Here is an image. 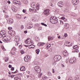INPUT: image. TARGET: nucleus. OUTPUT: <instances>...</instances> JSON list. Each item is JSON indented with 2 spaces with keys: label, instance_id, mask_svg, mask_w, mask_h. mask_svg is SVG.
<instances>
[{
  "label": "nucleus",
  "instance_id": "39448f33",
  "mask_svg": "<svg viewBox=\"0 0 80 80\" xmlns=\"http://www.w3.org/2000/svg\"><path fill=\"white\" fill-rule=\"evenodd\" d=\"M78 0H72V2L73 5H76L78 3Z\"/></svg>",
  "mask_w": 80,
  "mask_h": 80
},
{
  "label": "nucleus",
  "instance_id": "6ab92c4d",
  "mask_svg": "<svg viewBox=\"0 0 80 80\" xmlns=\"http://www.w3.org/2000/svg\"><path fill=\"white\" fill-rule=\"evenodd\" d=\"M73 49L75 50H78V46L77 45H75L73 47Z\"/></svg>",
  "mask_w": 80,
  "mask_h": 80
},
{
  "label": "nucleus",
  "instance_id": "69168bd1",
  "mask_svg": "<svg viewBox=\"0 0 80 80\" xmlns=\"http://www.w3.org/2000/svg\"><path fill=\"white\" fill-rule=\"evenodd\" d=\"M61 65H62V67H65V66L63 65V64H62Z\"/></svg>",
  "mask_w": 80,
  "mask_h": 80
},
{
  "label": "nucleus",
  "instance_id": "9b49d317",
  "mask_svg": "<svg viewBox=\"0 0 80 80\" xmlns=\"http://www.w3.org/2000/svg\"><path fill=\"white\" fill-rule=\"evenodd\" d=\"M63 54L64 56L65 57H67L68 55V53L66 51H64L63 52Z\"/></svg>",
  "mask_w": 80,
  "mask_h": 80
},
{
  "label": "nucleus",
  "instance_id": "f03ea898",
  "mask_svg": "<svg viewBox=\"0 0 80 80\" xmlns=\"http://www.w3.org/2000/svg\"><path fill=\"white\" fill-rule=\"evenodd\" d=\"M34 69L37 73H40L41 72V69L38 66H35Z\"/></svg>",
  "mask_w": 80,
  "mask_h": 80
},
{
  "label": "nucleus",
  "instance_id": "5fc2aeb1",
  "mask_svg": "<svg viewBox=\"0 0 80 80\" xmlns=\"http://www.w3.org/2000/svg\"><path fill=\"white\" fill-rule=\"evenodd\" d=\"M8 58L7 59H5V62H8Z\"/></svg>",
  "mask_w": 80,
  "mask_h": 80
},
{
  "label": "nucleus",
  "instance_id": "0e129e2a",
  "mask_svg": "<svg viewBox=\"0 0 80 80\" xmlns=\"http://www.w3.org/2000/svg\"><path fill=\"white\" fill-rule=\"evenodd\" d=\"M58 38H59V39H60V38H61L60 36H58Z\"/></svg>",
  "mask_w": 80,
  "mask_h": 80
},
{
  "label": "nucleus",
  "instance_id": "774afa93",
  "mask_svg": "<svg viewBox=\"0 0 80 80\" xmlns=\"http://www.w3.org/2000/svg\"><path fill=\"white\" fill-rule=\"evenodd\" d=\"M44 78H45V79H47V78L46 76H44Z\"/></svg>",
  "mask_w": 80,
  "mask_h": 80
},
{
  "label": "nucleus",
  "instance_id": "0eeeda50",
  "mask_svg": "<svg viewBox=\"0 0 80 80\" xmlns=\"http://www.w3.org/2000/svg\"><path fill=\"white\" fill-rule=\"evenodd\" d=\"M49 12H50V10L46 9L44 11V13L46 15H48L50 13Z\"/></svg>",
  "mask_w": 80,
  "mask_h": 80
},
{
  "label": "nucleus",
  "instance_id": "58836bf2",
  "mask_svg": "<svg viewBox=\"0 0 80 80\" xmlns=\"http://www.w3.org/2000/svg\"><path fill=\"white\" fill-rule=\"evenodd\" d=\"M68 80H73L72 79V78L71 77H69V79H68Z\"/></svg>",
  "mask_w": 80,
  "mask_h": 80
},
{
  "label": "nucleus",
  "instance_id": "bb28decb",
  "mask_svg": "<svg viewBox=\"0 0 80 80\" xmlns=\"http://www.w3.org/2000/svg\"><path fill=\"white\" fill-rule=\"evenodd\" d=\"M16 5H19V6L20 5V2L18 1H17V2L16 3Z\"/></svg>",
  "mask_w": 80,
  "mask_h": 80
},
{
  "label": "nucleus",
  "instance_id": "f704fd0d",
  "mask_svg": "<svg viewBox=\"0 0 80 80\" xmlns=\"http://www.w3.org/2000/svg\"><path fill=\"white\" fill-rule=\"evenodd\" d=\"M32 10V9L30 8L29 9V12H31V13H33V11Z\"/></svg>",
  "mask_w": 80,
  "mask_h": 80
},
{
  "label": "nucleus",
  "instance_id": "864d4df0",
  "mask_svg": "<svg viewBox=\"0 0 80 80\" xmlns=\"http://www.w3.org/2000/svg\"><path fill=\"white\" fill-rule=\"evenodd\" d=\"M3 37V36L2 34H1L0 33V38H2V37Z\"/></svg>",
  "mask_w": 80,
  "mask_h": 80
},
{
  "label": "nucleus",
  "instance_id": "7ed1b4c3",
  "mask_svg": "<svg viewBox=\"0 0 80 80\" xmlns=\"http://www.w3.org/2000/svg\"><path fill=\"white\" fill-rule=\"evenodd\" d=\"M62 57L60 55H58L55 56L54 58V59L55 62H57V61H59L60 60Z\"/></svg>",
  "mask_w": 80,
  "mask_h": 80
},
{
  "label": "nucleus",
  "instance_id": "052dcab7",
  "mask_svg": "<svg viewBox=\"0 0 80 80\" xmlns=\"http://www.w3.org/2000/svg\"><path fill=\"white\" fill-rule=\"evenodd\" d=\"M24 33H27V31H24Z\"/></svg>",
  "mask_w": 80,
  "mask_h": 80
},
{
  "label": "nucleus",
  "instance_id": "4d7b16f0",
  "mask_svg": "<svg viewBox=\"0 0 80 80\" xmlns=\"http://www.w3.org/2000/svg\"><path fill=\"white\" fill-rule=\"evenodd\" d=\"M22 12H23V13H25V9H23Z\"/></svg>",
  "mask_w": 80,
  "mask_h": 80
},
{
  "label": "nucleus",
  "instance_id": "09e8293b",
  "mask_svg": "<svg viewBox=\"0 0 80 80\" xmlns=\"http://www.w3.org/2000/svg\"><path fill=\"white\" fill-rule=\"evenodd\" d=\"M11 70H12V71H13V70H14V68L12 67L11 69Z\"/></svg>",
  "mask_w": 80,
  "mask_h": 80
},
{
  "label": "nucleus",
  "instance_id": "a878e982",
  "mask_svg": "<svg viewBox=\"0 0 80 80\" xmlns=\"http://www.w3.org/2000/svg\"><path fill=\"white\" fill-rule=\"evenodd\" d=\"M39 6L37 5L36 6V10H39Z\"/></svg>",
  "mask_w": 80,
  "mask_h": 80
},
{
  "label": "nucleus",
  "instance_id": "8fccbe9b",
  "mask_svg": "<svg viewBox=\"0 0 80 80\" xmlns=\"http://www.w3.org/2000/svg\"><path fill=\"white\" fill-rule=\"evenodd\" d=\"M12 66L11 65H9V66H8L9 68H12Z\"/></svg>",
  "mask_w": 80,
  "mask_h": 80
},
{
  "label": "nucleus",
  "instance_id": "1a4fd4ad",
  "mask_svg": "<svg viewBox=\"0 0 80 80\" xmlns=\"http://www.w3.org/2000/svg\"><path fill=\"white\" fill-rule=\"evenodd\" d=\"M25 43L27 44H30V43H31V39L29 38L27 39L25 42Z\"/></svg>",
  "mask_w": 80,
  "mask_h": 80
},
{
  "label": "nucleus",
  "instance_id": "603ef678",
  "mask_svg": "<svg viewBox=\"0 0 80 80\" xmlns=\"http://www.w3.org/2000/svg\"><path fill=\"white\" fill-rule=\"evenodd\" d=\"M8 15H7L5 16V18H8Z\"/></svg>",
  "mask_w": 80,
  "mask_h": 80
},
{
  "label": "nucleus",
  "instance_id": "3c124183",
  "mask_svg": "<svg viewBox=\"0 0 80 80\" xmlns=\"http://www.w3.org/2000/svg\"><path fill=\"white\" fill-rule=\"evenodd\" d=\"M61 19L62 20H64L65 19V17H62L61 18Z\"/></svg>",
  "mask_w": 80,
  "mask_h": 80
},
{
  "label": "nucleus",
  "instance_id": "6e6d98bb",
  "mask_svg": "<svg viewBox=\"0 0 80 80\" xmlns=\"http://www.w3.org/2000/svg\"><path fill=\"white\" fill-rule=\"evenodd\" d=\"M12 73H17V71H16L14 72H12Z\"/></svg>",
  "mask_w": 80,
  "mask_h": 80
},
{
  "label": "nucleus",
  "instance_id": "ddd939ff",
  "mask_svg": "<svg viewBox=\"0 0 80 80\" xmlns=\"http://www.w3.org/2000/svg\"><path fill=\"white\" fill-rule=\"evenodd\" d=\"M65 45L66 46H72V44H71V45H70V42H66L64 43Z\"/></svg>",
  "mask_w": 80,
  "mask_h": 80
},
{
  "label": "nucleus",
  "instance_id": "5701e85b",
  "mask_svg": "<svg viewBox=\"0 0 80 80\" xmlns=\"http://www.w3.org/2000/svg\"><path fill=\"white\" fill-rule=\"evenodd\" d=\"M15 32L13 31L12 32V33L11 34V35L12 37H14V36H15Z\"/></svg>",
  "mask_w": 80,
  "mask_h": 80
},
{
  "label": "nucleus",
  "instance_id": "473e14b6",
  "mask_svg": "<svg viewBox=\"0 0 80 80\" xmlns=\"http://www.w3.org/2000/svg\"><path fill=\"white\" fill-rule=\"evenodd\" d=\"M17 2V0H14L13 1V3L14 4H15V5H16V3Z\"/></svg>",
  "mask_w": 80,
  "mask_h": 80
},
{
  "label": "nucleus",
  "instance_id": "37998d69",
  "mask_svg": "<svg viewBox=\"0 0 80 80\" xmlns=\"http://www.w3.org/2000/svg\"><path fill=\"white\" fill-rule=\"evenodd\" d=\"M8 28L9 30H12V28L9 27H8Z\"/></svg>",
  "mask_w": 80,
  "mask_h": 80
},
{
  "label": "nucleus",
  "instance_id": "bf43d9fd",
  "mask_svg": "<svg viewBox=\"0 0 80 80\" xmlns=\"http://www.w3.org/2000/svg\"><path fill=\"white\" fill-rule=\"evenodd\" d=\"M12 9V10L14 11V10H15V7H13Z\"/></svg>",
  "mask_w": 80,
  "mask_h": 80
},
{
  "label": "nucleus",
  "instance_id": "a18cd8bd",
  "mask_svg": "<svg viewBox=\"0 0 80 80\" xmlns=\"http://www.w3.org/2000/svg\"><path fill=\"white\" fill-rule=\"evenodd\" d=\"M33 12H34V13H36L37 12V11L36 10V9H33Z\"/></svg>",
  "mask_w": 80,
  "mask_h": 80
},
{
  "label": "nucleus",
  "instance_id": "a19ab883",
  "mask_svg": "<svg viewBox=\"0 0 80 80\" xmlns=\"http://www.w3.org/2000/svg\"><path fill=\"white\" fill-rule=\"evenodd\" d=\"M75 52H77V53H78V49H75Z\"/></svg>",
  "mask_w": 80,
  "mask_h": 80
},
{
  "label": "nucleus",
  "instance_id": "412c9836",
  "mask_svg": "<svg viewBox=\"0 0 80 80\" xmlns=\"http://www.w3.org/2000/svg\"><path fill=\"white\" fill-rule=\"evenodd\" d=\"M14 79L15 80H21V78H20V77L19 78H18V77H15L14 78Z\"/></svg>",
  "mask_w": 80,
  "mask_h": 80
},
{
  "label": "nucleus",
  "instance_id": "13d9d810",
  "mask_svg": "<svg viewBox=\"0 0 80 80\" xmlns=\"http://www.w3.org/2000/svg\"><path fill=\"white\" fill-rule=\"evenodd\" d=\"M4 10H7V8L6 7H5L4 8Z\"/></svg>",
  "mask_w": 80,
  "mask_h": 80
},
{
  "label": "nucleus",
  "instance_id": "de8ad7c7",
  "mask_svg": "<svg viewBox=\"0 0 80 80\" xmlns=\"http://www.w3.org/2000/svg\"><path fill=\"white\" fill-rule=\"evenodd\" d=\"M10 77H11V78H13L14 77V76L13 75H11Z\"/></svg>",
  "mask_w": 80,
  "mask_h": 80
},
{
  "label": "nucleus",
  "instance_id": "7c9ffc66",
  "mask_svg": "<svg viewBox=\"0 0 80 80\" xmlns=\"http://www.w3.org/2000/svg\"><path fill=\"white\" fill-rule=\"evenodd\" d=\"M45 45V43H39L40 46H42V45Z\"/></svg>",
  "mask_w": 80,
  "mask_h": 80
},
{
  "label": "nucleus",
  "instance_id": "ea45409f",
  "mask_svg": "<svg viewBox=\"0 0 80 80\" xmlns=\"http://www.w3.org/2000/svg\"><path fill=\"white\" fill-rule=\"evenodd\" d=\"M60 23L61 25H63V21H60Z\"/></svg>",
  "mask_w": 80,
  "mask_h": 80
},
{
  "label": "nucleus",
  "instance_id": "9d476101",
  "mask_svg": "<svg viewBox=\"0 0 80 80\" xmlns=\"http://www.w3.org/2000/svg\"><path fill=\"white\" fill-rule=\"evenodd\" d=\"M0 34L3 36V37H6V33L4 31L0 32Z\"/></svg>",
  "mask_w": 80,
  "mask_h": 80
},
{
  "label": "nucleus",
  "instance_id": "f8f14e48",
  "mask_svg": "<svg viewBox=\"0 0 80 80\" xmlns=\"http://www.w3.org/2000/svg\"><path fill=\"white\" fill-rule=\"evenodd\" d=\"M36 6H37V4L35 2H33L31 4V7L33 8H36Z\"/></svg>",
  "mask_w": 80,
  "mask_h": 80
},
{
  "label": "nucleus",
  "instance_id": "79ce46f5",
  "mask_svg": "<svg viewBox=\"0 0 80 80\" xmlns=\"http://www.w3.org/2000/svg\"><path fill=\"white\" fill-rule=\"evenodd\" d=\"M64 36L65 37H67L68 36L67 34V33H65L64 34Z\"/></svg>",
  "mask_w": 80,
  "mask_h": 80
},
{
  "label": "nucleus",
  "instance_id": "cd10ccee",
  "mask_svg": "<svg viewBox=\"0 0 80 80\" xmlns=\"http://www.w3.org/2000/svg\"><path fill=\"white\" fill-rule=\"evenodd\" d=\"M33 46V45H29L28 47L29 48H34V47H32Z\"/></svg>",
  "mask_w": 80,
  "mask_h": 80
},
{
  "label": "nucleus",
  "instance_id": "423d86ee",
  "mask_svg": "<svg viewBox=\"0 0 80 80\" xmlns=\"http://www.w3.org/2000/svg\"><path fill=\"white\" fill-rule=\"evenodd\" d=\"M14 41L16 42H18L20 40V38L18 36H16L14 38Z\"/></svg>",
  "mask_w": 80,
  "mask_h": 80
},
{
  "label": "nucleus",
  "instance_id": "a211bd4d",
  "mask_svg": "<svg viewBox=\"0 0 80 80\" xmlns=\"http://www.w3.org/2000/svg\"><path fill=\"white\" fill-rule=\"evenodd\" d=\"M20 70L21 71H25V66H22L21 67Z\"/></svg>",
  "mask_w": 80,
  "mask_h": 80
},
{
  "label": "nucleus",
  "instance_id": "e433bc0d",
  "mask_svg": "<svg viewBox=\"0 0 80 80\" xmlns=\"http://www.w3.org/2000/svg\"><path fill=\"white\" fill-rule=\"evenodd\" d=\"M26 57L29 60L30 59V56L28 55L26 56Z\"/></svg>",
  "mask_w": 80,
  "mask_h": 80
},
{
  "label": "nucleus",
  "instance_id": "c9c22d12",
  "mask_svg": "<svg viewBox=\"0 0 80 80\" xmlns=\"http://www.w3.org/2000/svg\"><path fill=\"white\" fill-rule=\"evenodd\" d=\"M64 37H65L64 36H62V37H61L60 38L61 39H65V38H64Z\"/></svg>",
  "mask_w": 80,
  "mask_h": 80
},
{
  "label": "nucleus",
  "instance_id": "dca6fc26",
  "mask_svg": "<svg viewBox=\"0 0 80 80\" xmlns=\"http://www.w3.org/2000/svg\"><path fill=\"white\" fill-rule=\"evenodd\" d=\"M58 5L59 7H63V4H62V2H58Z\"/></svg>",
  "mask_w": 80,
  "mask_h": 80
},
{
  "label": "nucleus",
  "instance_id": "338daca9",
  "mask_svg": "<svg viewBox=\"0 0 80 80\" xmlns=\"http://www.w3.org/2000/svg\"><path fill=\"white\" fill-rule=\"evenodd\" d=\"M55 70L53 69H52V72H53V73H55V71H54Z\"/></svg>",
  "mask_w": 80,
  "mask_h": 80
},
{
  "label": "nucleus",
  "instance_id": "b1692460",
  "mask_svg": "<svg viewBox=\"0 0 80 80\" xmlns=\"http://www.w3.org/2000/svg\"><path fill=\"white\" fill-rule=\"evenodd\" d=\"M13 31L12 30H9L8 32V34L11 35L12 32H13Z\"/></svg>",
  "mask_w": 80,
  "mask_h": 80
},
{
  "label": "nucleus",
  "instance_id": "72a5a7b5",
  "mask_svg": "<svg viewBox=\"0 0 80 80\" xmlns=\"http://www.w3.org/2000/svg\"><path fill=\"white\" fill-rule=\"evenodd\" d=\"M53 65L55 66L56 65V62L55 61L53 62L52 63Z\"/></svg>",
  "mask_w": 80,
  "mask_h": 80
},
{
  "label": "nucleus",
  "instance_id": "c756f323",
  "mask_svg": "<svg viewBox=\"0 0 80 80\" xmlns=\"http://www.w3.org/2000/svg\"><path fill=\"white\" fill-rule=\"evenodd\" d=\"M42 76V73H41L40 74H39L38 75V78H40V77H41V76Z\"/></svg>",
  "mask_w": 80,
  "mask_h": 80
},
{
  "label": "nucleus",
  "instance_id": "c85d7f7f",
  "mask_svg": "<svg viewBox=\"0 0 80 80\" xmlns=\"http://www.w3.org/2000/svg\"><path fill=\"white\" fill-rule=\"evenodd\" d=\"M13 19H12V18H10L9 19V22H10V23H13Z\"/></svg>",
  "mask_w": 80,
  "mask_h": 80
},
{
  "label": "nucleus",
  "instance_id": "aec40b11",
  "mask_svg": "<svg viewBox=\"0 0 80 80\" xmlns=\"http://www.w3.org/2000/svg\"><path fill=\"white\" fill-rule=\"evenodd\" d=\"M24 60L25 61V62H28L29 59L26 56L24 58Z\"/></svg>",
  "mask_w": 80,
  "mask_h": 80
},
{
  "label": "nucleus",
  "instance_id": "393cba45",
  "mask_svg": "<svg viewBox=\"0 0 80 80\" xmlns=\"http://www.w3.org/2000/svg\"><path fill=\"white\" fill-rule=\"evenodd\" d=\"M36 52L37 54H38L39 52H40V50L39 49H37L36 50Z\"/></svg>",
  "mask_w": 80,
  "mask_h": 80
},
{
  "label": "nucleus",
  "instance_id": "f3484780",
  "mask_svg": "<svg viewBox=\"0 0 80 80\" xmlns=\"http://www.w3.org/2000/svg\"><path fill=\"white\" fill-rule=\"evenodd\" d=\"M28 28H32L33 27V25L32 23L31 24H28Z\"/></svg>",
  "mask_w": 80,
  "mask_h": 80
},
{
  "label": "nucleus",
  "instance_id": "2eb2a0df",
  "mask_svg": "<svg viewBox=\"0 0 80 80\" xmlns=\"http://www.w3.org/2000/svg\"><path fill=\"white\" fill-rule=\"evenodd\" d=\"M54 38V37H53L49 36L48 37V41H51V40H53Z\"/></svg>",
  "mask_w": 80,
  "mask_h": 80
},
{
  "label": "nucleus",
  "instance_id": "49530a36",
  "mask_svg": "<svg viewBox=\"0 0 80 80\" xmlns=\"http://www.w3.org/2000/svg\"><path fill=\"white\" fill-rule=\"evenodd\" d=\"M24 28V27L23 26V25H22L21 26V29H23Z\"/></svg>",
  "mask_w": 80,
  "mask_h": 80
},
{
  "label": "nucleus",
  "instance_id": "20e7f679",
  "mask_svg": "<svg viewBox=\"0 0 80 80\" xmlns=\"http://www.w3.org/2000/svg\"><path fill=\"white\" fill-rule=\"evenodd\" d=\"M77 61V59L75 58H73L72 59H70L69 60V62L71 63H76Z\"/></svg>",
  "mask_w": 80,
  "mask_h": 80
},
{
  "label": "nucleus",
  "instance_id": "2f4dec72",
  "mask_svg": "<svg viewBox=\"0 0 80 80\" xmlns=\"http://www.w3.org/2000/svg\"><path fill=\"white\" fill-rule=\"evenodd\" d=\"M41 24L42 25H43L44 26H45V27H47V24L43 23V22H42L41 23Z\"/></svg>",
  "mask_w": 80,
  "mask_h": 80
},
{
  "label": "nucleus",
  "instance_id": "e2e57ef3",
  "mask_svg": "<svg viewBox=\"0 0 80 80\" xmlns=\"http://www.w3.org/2000/svg\"><path fill=\"white\" fill-rule=\"evenodd\" d=\"M18 44H19V43H16V46H18Z\"/></svg>",
  "mask_w": 80,
  "mask_h": 80
},
{
  "label": "nucleus",
  "instance_id": "4be33fe9",
  "mask_svg": "<svg viewBox=\"0 0 80 80\" xmlns=\"http://www.w3.org/2000/svg\"><path fill=\"white\" fill-rule=\"evenodd\" d=\"M75 80H80V77L78 76H76L75 78Z\"/></svg>",
  "mask_w": 80,
  "mask_h": 80
},
{
  "label": "nucleus",
  "instance_id": "f257e3e1",
  "mask_svg": "<svg viewBox=\"0 0 80 80\" xmlns=\"http://www.w3.org/2000/svg\"><path fill=\"white\" fill-rule=\"evenodd\" d=\"M50 22L52 23L55 24V23H57L58 22V19L55 17L52 16L50 18Z\"/></svg>",
  "mask_w": 80,
  "mask_h": 80
},
{
  "label": "nucleus",
  "instance_id": "680f3d73",
  "mask_svg": "<svg viewBox=\"0 0 80 80\" xmlns=\"http://www.w3.org/2000/svg\"><path fill=\"white\" fill-rule=\"evenodd\" d=\"M78 21L79 22H80V18H79L78 19Z\"/></svg>",
  "mask_w": 80,
  "mask_h": 80
},
{
  "label": "nucleus",
  "instance_id": "6e6552de",
  "mask_svg": "<svg viewBox=\"0 0 80 80\" xmlns=\"http://www.w3.org/2000/svg\"><path fill=\"white\" fill-rule=\"evenodd\" d=\"M3 40L4 42H8L10 40V36H7L6 38L3 39Z\"/></svg>",
  "mask_w": 80,
  "mask_h": 80
},
{
  "label": "nucleus",
  "instance_id": "4468645a",
  "mask_svg": "<svg viewBox=\"0 0 80 80\" xmlns=\"http://www.w3.org/2000/svg\"><path fill=\"white\" fill-rule=\"evenodd\" d=\"M64 27L65 29H67L69 28V24L68 23H65L64 24Z\"/></svg>",
  "mask_w": 80,
  "mask_h": 80
},
{
  "label": "nucleus",
  "instance_id": "c03bdc74",
  "mask_svg": "<svg viewBox=\"0 0 80 80\" xmlns=\"http://www.w3.org/2000/svg\"><path fill=\"white\" fill-rule=\"evenodd\" d=\"M20 52L22 54H23V53H24V52H23V51H21Z\"/></svg>",
  "mask_w": 80,
  "mask_h": 80
},
{
  "label": "nucleus",
  "instance_id": "4c0bfd02",
  "mask_svg": "<svg viewBox=\"0 0 80 80\" xmlns=\"http://www.w3.org/2000/svg\"><path fill=\"white\" fill-rule=\"evenodd\" d=\"M13 50H14V51H16V50H17V49H16V48L14 47L13 48Z\"/></svg>",
  "mask_w": 80,
  "mask_h": 80
}]
</instances>
